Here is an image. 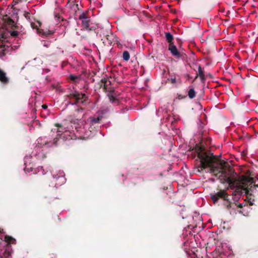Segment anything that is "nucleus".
Here are the masks:
<instances>
[{"label":"nucleus","mask_w":258,"mask_h":258,"mask_svg":"<svg viewBox=\"0 0 258 258\" xmlns=\"http://www.w3.org/2000/svg\"><path fill=\"white\" fill-rule=\"evenodd\" d=\"M198 157L200 159V163L197 166V171L201 172L208 168L207 172L213 173L215 176L218 177L221 183L223 178H228L230 177L229 175L231 176L235 173L233 169L223 160L219 161L215 165L217 158L213 153L206 151L203 147H200Z\"/></svg>","instance_id":"1"},{"label":"nucleus","mask_w":258,"mask_h":258,"mask_svg":"<svg viewBox=\"0 0 258 258\" xmlns=\"http://www.w3.org/2000/svg\"><path fill=\"white\" fill-rule=\"evenodd\" d=\"M222 183H228L231 189L236 188L238 190H243L246 196H248L253 183V178L250 177L242 176L240 181H237L236 179L231 177L228 178H222Z\"/></svg>","instance_id":"2"},{"label":"nucleus","mask_w":258,"mask_h":258,"mask_svg":"<svg viewBox=\"0 0 258 258\" xmlns=\"http://www.w3.org/2000/svg\"><path fill=\"white\" fill-rule=\"evenodd\" d=\"M16 243V239L12 236L6 235L5 241H3L0 244V258H10L11 256L12 248L10 244Z\"/></svg>","instance_id":"3"},{"label":"nucleus","mask_w":258,"mask_h":258,"mask_svg":"<svg viewBox=\"0 0 258 258\" xmlns=\"http://www.w3.org/2000/svg\"><path fill=\"white\" fill-rule=\"evenodd\" d=\"M97 35L101 37V40L104 44H111L117 41V38L116 36L106 29L101 28L98 30Z\"/></svg>","instance_id":"4"},{"label":"nucleus","mask_w":258,"mask_h":258,"mask_svg":"<svg viewBox=\"0 0 258 258\" xmlns=\"http://www.w3.org/2000/svg\"><path fill=\"white\" fill-rule=\"evenodd\" d=\"M68 96L70 99H75V102L73 103V104H83L87 98L85 94H80L78 92L70 93Z\"/></svg>","instance_id":"5"},{"label":"nucleus","mask_w":258,"mask_h":258,"mask_svg":"<svg viewBox=\"0 0 258 258\" xmlns=\"http://www.w3.org/2000/svg\"><path fill=\"white\" fill-rule=\"evenodd\" d=\"M30 25L32 29H36L37 30V33L42 36L47 37L48 36L52 35L54 33L53 31L47 30H44L43 29H39V27L41 25V23L38 21L36 22V23L31 22Z\"/></svg>","instance_id":"6"},{"label":"nucleus","mask_w":258,"mask_h":258,"mask_svg":"<svg viewBox=\"0 0 258 258\" xmlns=\"http://www.w3.org/2000/svg\"><path fill=\"white\" fill-rule=\"evenodd\" d=\"M211 199L214 204H215L219 199H222L224 201H228V195L226 192V190L220 189L215 194L210 195Z\"/></svg>","instance_id":"7"},{"label":"nucleus","mask_w":258,"mask_h":258,"mask_svg":"<svg viewBox=\"0 0 258 258\" xmlns=\"http://www.w3.org/2000/svg\"><path fill=\"white\" fill-rule=\"evenodd\" d=\"M58 140V138L57 137H56L54 139L53 142H51L46 140V138L45 137L44 138H39L38 140L37 145H36L35 149L36 150L39 148H42L43 146H45L47 145H48V146L49 147L51 146L52 145L56 146Z\"/></svg>","instance_id":"8"},{"label":"nucleus","mask_w":258,"mask_h":258,"mask_svg":"<svg viewBox=\"0 0 258 258\" xmlns=\"http://www.w3.org/2000/svg\"><path fill=\"white\" fill-rule=\"evenodd\" d=\"M53 178L56 182L55 184L57 185L63 184L66 180L62 172H60L59 174H53Z\"/></svg>","instance_id":"9"},{"label":"nucleus","mask_w":258,"mask_h":258,"mask_svg":"<svg viewBox=\"0 0 258 258\" xmlns=\"http://www.w3.org/2000/svg\"><path fill=\"white\" fill-rule=\"evenodd\" d=\"M10 47L0 42V58L3 57L9 52Z\"/></svg>","instance_id":"10"},{"label":"nucleus","mask_w":258,"mask_h":258,"mask_svg":"<svg viewBox=\"0 0 258 258\" xmlns=\"http://www.w3.org/2000/svg\"><path fill=\"white\" fill-rule=\"evenodd\" d=\"M168 49L170 50L172 55L177 58H179L181 56L180 52L177 50L176 46L173 43L169 44Z\"/></svg>","instance_id":"11"},{"label":"nucleus","mask_w":258,"mask_h":258,"mask_svg":"<svg viewBox=\"0 0 258 258\" xmlns=\"http://www.w3.org/2000/svg\"><path fill=\"white\" fill-rule=\"evenodd\" d=\"M101 87H103L104 91L107 92V87L111 85V81L106 78H103L99 83Z\"/></svg>","instance_id":"12"},{"label":"nucleus","mask_w":258,"mask_h":258,"mask_svg":"<svg viewBox=\"0 0 258 258\" xmlns=\"http://www.w3.org/2000/svg\"><path fill=\"white\" fill-rule=\"evenodd\" d=\"M84 115V109L80 108L76 110L74 115L77 120H80L83 118Z\"/></svg>","instance_id":"13"},{"label":"nucleus","mask_w":258,"mask_h":258,"mask_svg":"<svg viewBox=\"0 0 258 258\" xmlns=\"http://www.w3.org/2000/svg\"><path fill=\"white\" fill-rule=\"evenodd\" d=\"M0 81L4 84H7L9 82V79L6 76V73L1 69H0Z\"/></svg>","instance_id":"14"},{"label":"nucleus","mask_w":258,"mask_h":258,"mask_svg":"<svg viewBox=\"0 0 258 258\" xmlns=\"http://www.w3.org/2000/svg\"><path fill=\"white\" fill-rule=\"evenodd\" d=\"M7 23L8 25L11 26L13 29L19 30L22 28V27L18 26L16 24H15L14 21L10 18H8L7 20Z\"/></svg>","instance_id":"15"},{"label":"nucleus","mask_w":258,"mask_h":258,"mask_svg":"<svg viewBox=\"0 0 258 258\" xmlns=\"http://www.w3.org/2000/svg\"><path fill=\"white\" fill-rule=\"evenodd\" d=\"M117 94L116 95L115 94H107V96L108 97L109 100L111 103H117V104H118L119 101L116 98V97L117 96Z\"/></svg>","instance_id":"16"},{"label":"nucleus","mask_w":258,"mask_h":258,"mask_svg":"<svg viewBox=\"0 0 258 258\" xmlns=\"http://www.w3.org/2000/svg\"><path fill=\"white\" fill-rule=\"evenodd\" d=\"M90 21V20L89 18L88 19H86V20L85 19V20H82V25L84 26L85 29L88 31L92 30V29L89 27Z\"/></svg>","instance_id":"17"},{"label":"nucleus","mask_w":258,"mask_h":258,"mask_svg":"<svg viewBox=\"0 0 258 258\" xmlns=\"http://www.w3.org/2000/svg\"><path fill=\"white\" fill-rule=\"evenodd\" d=\"M101 119V116H98L97 117H90V125L92 126L96 124H99Z\"/></svg>","instance_id":"18"},{"label":"nucleus","mask_w":258,"mask_h":258,"mask_svg":"<svg viewBox=\"0 0 258 258\" xmlns=\"http://www.w3.org/2000/svg\"><path fill=\"white\" fill-rule=\"evenodd\" d=\"M25 33L19 32L18 31H13L11 33V35L13 37H18L19 38H23V35H25Z\"/></svg>","instance_id":"19"},{"label":"nucleus","mask_w":258,"mask_h":258,"mask_svg":"<svg viewBox=\"0 0 258 258\" xmlns=\"http://www.w3.org/2000/svg\"><path fill=\"white\" fill-rule=\"evenodd\" d=\"M165 37L167 42L169 43V44H171L173 43V35L169 32L165 33Z\"/></svg>","instance_id":"20"},{"label":"nucleus","mask_w":258,"mask_h":258,"mask_svg":"<svg viewBox=\"0 0 258 258\" xmlns=\"http://www.w3.org/2000/svg\"><path fill=\"white\" fill-rule=\"evenodd\" d=\"M198 73H199L198 75L200 77L201 79L202 80H205V76L204 71L200 66H199L198 67Z\"/></svg>","instance_id":"21"},{"label":"nucleus","mask_w":258,"mask_h":258,"mask_svg":"<svg viewBox=\"0 0 258 258\" xmlns=\"http://www.w3.org/2000/svg\"><path fill=\"white\" fill-rule=\"evenodd\" d=\"M196 95V92L194 88H191L188 92V96L190 99H193Z\"/></svg>","instance_id":"22"},{"label":"nucleus","mask_w":258,"mask_h":258,"mask_svg":"<svg viewBox=\"0 0 258 258\" xmlns=\"http://www.w3.org/2000/svg\"><path fill=\"white\" fill-rule=\"evenodd\" d=\"M123 59L125 61H128L130 58V55L129 52L127 51H124L123 52Z\"/></svg>","instance_id":"23"},{"label":"nucleus","mask_w":258,"mask_h":258,"mask_svg":"<svg viewBox=\"0 0 258 258\" xmlns=\"http://www.w3.org/2000/svg\"><path fill=\"white\" fill-rule=\"evenodd\" d=\"M89 17L88 16V14L87 13L83 12L79 16V20H85L86 19L89 18Z\"/></svg>","instance_id":"24"},{"label":"nucleus","mask_w":258,"mask_h":258,"mask_svg":"<svg viewBox=\"0 0 258 258\" xmlns=\"http://www.w3.org/2000/svg\"><path fill=\"white\" fill-rule=\"evenodd\" d=\"M69 78L71 81H73L74 82H76L77 80L80 78V77L79 76L70 75L69 76Z\"/></svg>","instance_id":"25"},{"label":"nucleus","mask_w":258,"mask_h":258,"mask_svg":"<svg viewBox=\"0 0 258 258\" xmlns=\"http://www.w3.org/2000/svg\"><path fill=\"white\" fill-rule=\"evenodd\" d=\"M107 91L108 92L107 94H115V95H116V94H117V92H115V91L113 88H111V87H110L109 88H107Z\"/></svg>","instance_id":"26"},{"label":"nucleus","mask_w":258,"mask_h":258,"mask_svg":"<svg viewBox=\"0 0 258 258\" xmlns=\"http://www.w3.org/2000/svg\"><path fill=\"white\" fill-rule=\"evenodd\" d=\"M254 181H253V183L252 184V187H251V190L249 191V194L247 196L251 195V192H253V187H258V184H254Z\"/></svg>","instance_id":"27"},{"label":"nucleus","mask_w":258,"mask_h":258,"mask_svg":"<svg viewBox=\"0 0 258 258\" xmlns=\"http://www.w3.org/2000/svg\"><path fill=\"white\" fill-rule=\"evenodd\" d=\"M169 81L171 82L172 84H175L176 83V78H171L168 79Z\"/></svg>","instance_id":"28"},{"label":"nucleus","mask_w":258,"mask_h":258,"mask_svg":"<svg viewBox=\"0 0 258 258\" xmlns=\"http://www.w3.org/2000/svg\"><path fill=\"white\" fill-rule=\"evenodd\" d=\"M186 97V95H182L181 94H179V95H178L177 98L178 99H185Z\"/></svg>","instance_id":"29"},{"label":"nucleus","mask_w":258,"mask_h":258,"mask_svg":"<svg viewBox=\"0 0 258 258\" xmlns=\"http://www.w3.org/2000/svg\"><path fill=\"white\" fill-rule=\"evenodd\" d=\"M24 15L26 19L29 18L30 14L29 13H25Z\"/></svg>","instance_id":"30"},{"label":"nucleus","mask_w":258,"mask_h":258,"mask_svg":"<svg viewBox=\"0 0 258 258\" xmlns=\"http://www.w3.org/2000/svg\"><path fill=\"white\" fill-rule=\"evenodd\" d=\"M20 2H21V0H14L13 3L14 5H16L17 4L19 3Z\"/></svg>","instance_id":"31"},{"label":"nucleus","mask_w":258,"mask_h":258,"mask_svg":"<svg viewBox=\"0 0 258 258\" xmlns=\"http://www.w3.org/2000/svg\"><path fill=\"white\" fill-rule=\"evenodd\" d=\"M49 45V44L48 43V42H44L43 43V46H44L46 47H48Z\"/></svg>","instance_id":"32"},{"label":"nucleus","mask_w":258,"mask_h":258,"mask_svg":"<svg viewBox=\"0 0 258 258\" xmlns=\"http://www.w3.org/2000/svg\"><path fill=\"white\" fill-rule=\"evenodd\" d=\"M42 107L43 109H46L47 108V106L46 104H43L42 105Z\"/></svg>","instance_id":"33"},{"label":"nucleus","mask_w":258,"mask_h":258,"mask_svg":"<svg viewBox=\"0 0 258 258\" xmlns=\"http://www.w3.org/2000/svg\"><path fill=\"white\" fill-rule=\"evenodd\" d=\"M237 207H238V208H242V207H243L242 204H238V205L237 206Z\"/></svg>","instance_id":"34"},{"label":"nucleus","mask_w":258,"mask_h":258,"mask_svg":"<svg viewBox=\"0 0 258 258\" xmlns=\"http://www.w3.org/2000/svg\"><path fill=\"white\" fill-rule=\"evenodd\" d=\"M3 233V229L0 228V234Z\"/></svg>","instance_id":"35"},{"label":"nucleus","mask_w":258,"mask_h":258,"mask_svg":"<svg viewBox=\"0 0 258 258\" xmlns=\"http://www.w3.org/2000/svg\"><path fill=\"white\" fill-rule=\"evenodd\" d=\"M245 153H244V152H242V153H241V155H242V156H245Z\"/></svg>","instance_id":"36"},{"label":"nucleus","mask_w":258,"mask_h":258,"mask_svg":"<svg viewBox=\"0 0 258 258\" xmlns=\"http://www.w3.org/2000/svg\"><path fill=\"white\" fill-rule=\"evenodd\" d=\"M85 88H86V89H88V85H87L85 87Z\"/></svg>","instance_id":"37"},{"label":"nucleus","mask_w":258,"mask_h":258,"mask_svg":"<svg viewBox=\"0 0 258 258\" xmlns=\"http://www.w3.org/2000/svg\"><path fill=\"white\" fill-rule=\"evenodd\" d=\"M57 132H62V131L58 130V129H57Z\"/></svg>","instance_id":"38"},{"label":"nucleus","mask_w":258,"mask_h":258,"mask_svg":"<svg viewBox=\"0 0 258 258\" xmlns=\"http://www.w3.org/2000/svg\"><path fill=\"white\" fill-rule=\"evenodd\" d=\"M55 125H56V126H57V127H58V126H59V124H55Z\"/></svg>","instance_id":"39"}]
</instances>
